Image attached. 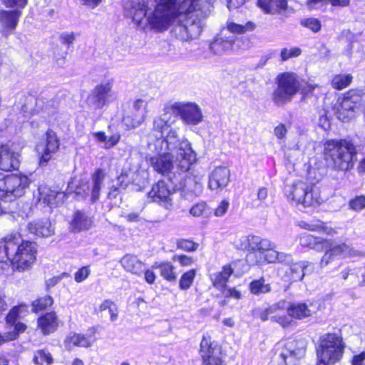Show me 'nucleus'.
<instances>
[{
    "label": "nucleus",
    "instance_id": "obj_1",
    "mask_svg": "<svg viewBox=\"0 0 365 365\" xmlns=\"http://www.w3.org/2000/svg\"><path fill=\"white\" fill-rule=\"evenodd\" d=\"M215 0H136L125 6L126 16L142 29L158 32L175 25L173 35L181 41L198 37L211 15Z\"/></svg>",
    "mask_w": 365,
    "mask_h": 365
},
{
    "label": "nucleus",
    "instance_id": "obj_2",
    "mask_svg": "<svg viewBox=\"0 0 365 365\" xmlns=\"http://www.w3.org/2000/svg\"><path fill=\"white\" fill-rule=\"evenodd\" d=\"M171 123L170 115L165 113L154 118L153 128L145 136L148 150L154 154L148 161L162 175L186 173L197 160L190 143L180 138Z\"/></svg>",
    "mask_w": 365,
    "mask_h": 365
},
{
    "label": "nucleus",
    "instance_id": "obj_3",
    "mask_svg": "<svg viewBox=\"0 0 365 365\" xmlns=\"http://www.w3.org/2000/svg\"><path fill=\"white\" fill-rule=\"evenodd\" d=\"M1 253L9 255L10 260L19 271L30 269L36 259V245L29 241H24L19 233H11L1 241Z\"/></svg>",
    "mask_w": 365,
    "mask_h": 365
},
{
    "label": "nucleus",
    "instance_id": "obj_4",
    "mask_svg": "<svg viewBox=\"0 0 365 365\" xmlns=\"http://www.w3.org/2000/svg\"><path fill=\"white\" fill-rule=\"evenodd\" d=\"M277 88L272 94V100L277 106L282 107L292 101L301 89L297 76L293 73H283L277 78Z\"/></svg>",
    "mask_w": 365,
    "mask_h": 365
},
{
    "label": "nucleus",
    "instance_id": "obj_5",
    "mask_svg": "<svg viewBox=\"0 0 365 365\" xmlns=\"http://www.w3.org/2000/svg\"><path fill=\"white\" fill-rule=\"evenodd\" d=\"M299 245L303 247L314 250L318 252L325 251L321 259L322 266L328 264L342 252L341 246L331 240L323 239L312 235L303 233L298 237Z\"/></svg>",
    "mask_w": 365,
    "mask_h": 365
},
{
    "label": "nucleus",
    "instance_id": "obj_6",
    "mask_svg": "<svg viewBox=\"0 0 365 365\" xmlns=\"http://www.w3.org/2000/svg\"><path fill=\"white\" fill-rule=\"evenodd\" d=\"M286 195L289 200L303 207L318 205L321 199L317 190L306 182L298 180L285 190Z\"/></svg>",
    "mask_w": 365,
    "mask_h": 365
},
{
    "label": "nucleus",
    "instance_id": "obj_7",
    "mask_svg": "<svg viewBox=\"0 0 365 365\" xmlns=\"http://www.w3.org/2000/svg\"><path fill=\"white\" fill-rule=\"evenodd\" d=\"M30 180L26 175H10L0 180V200L13 201L23 196Z\"/></svg>",
    "mask_w": 365,
    "mask_h": 365
},
{
    "label": "nucleus",
    "instance_id": "obj_8",
    "mask_svg": "<svg viewBox=\"0 0 365 365\" xmlns=\"http://www.w3.org/2000/svg\"><path fill=\"white\" fill-rule=\"evenodd\" d=\"M342 356V339L336 334H327L321 337L317 357L322 364H334Z\"/></svg>",
    "mask_w": 365,
    "mask_h": 365
},
{
    "label": "nucleus",
    "instance_id": "obj_9",
    "mask_svg": "<svg viewBox=\"0 0 365 365\" xmlns=\"http://www.w3.org/2000/svg\"><path fill=\"white\" fill-rule=\"evenodd\" d=\"M168 110H171L173 113L178 114L180 116L182 120L187 125H196L201 123L203 119V115L199 106L193 103H182L175 102L166 107L164 109V113H168L170 115L171 125L173 123V116Z\"/></svg>",
    "mask_w": 365,
    "mask_h": 365
},
{
    "label": "nucleus",
    "instance_id": "obj_10",
    "mask_svg": "<svg viewBox=\"0 0 365 365\" xmlns=\"http://www.w3.org/2000/svg\"><path fill=\"white\" fill-rule=\"evenodd\" d=\"M113 80L109 79L96 85L88 97V103L91 108L100 109L115 98L113 91Z\"/></svg>",
    "mask_w": 365,
    "mask_h": 365
},
{
    "label": "nucleus",
    "instance_id": "obj_11",
    "mask_svg": "<svg viewBox=\"0 0 365 365\" xmlns=\"http://www.w3.org/2000/svg\"><path fill=\"white\" fill-rule=\"evenodd\" d=\"M202 365H226L221 348L208 335H204L200 347Z\"/></svg>",
    "mask_w": 365,
    "mask_h": 365
},
{
    "label": "nucleus",
    "instance_id": "obj_12",
    "mask_svg": "<svg viewBox=\"0 0 365 365\" xmlns=\"http://www.w3.org/2000/svg\"><path fill=\"white\" fill-rule=\"evenodd\" d=\"M174 189L170 182L159 180L154 184L151 190L148 192V197L153 202L162 204L166 209L172 206V195Z\"/></svg>",
    "mask_w": 365,
    "mask_h": 365
},
{
    "label": "nucleus",
    "instance_id": "obj_13",
    "mask_svg": "<svg viewBox=\"0 0 365 365\" xmlns=\"http://www.w3.org/2000/svg\"><path fill=\"white\" fill-rule=\"evenodd\" d=\"M20 153L14 145L0 146V169L11 171L17 169L20 163Z\"/></svg>",
    "mask_w": 365,
    "mask_h": 365
},
{
    "label": "nucleus",
    "instance_id": "obj_14",
    "mask_svg": "<svg viewBox=\"0 0 365 365\" xmlns=\"http://www.w3.org/2000/svg\"><path fill=\"white\" fill-rule=\"evenodd\" d=\"M363 101L362 92L359 90H350L344 93V120L354 118Z\"/></svg>",
    "mask_w": 365,
    "mask_h": 365
},
{
    "label": "nucleus",
    "instance_id": "obj_15",
    "mask_svg": "<svg viewBox=\"0 0 365 365\" xmlns=\"http://www.w3.org/2000/svg\"><path fill=\"white\" fill-rule=\"evenodd\" d=\"M59 148V140L56 133L52 130H48L46 133L45 145H37V151L41 153L39 159L40 165L44 166L51 158V155L55 153Z\"/></svg>",
    "mask_w": 365,
    "mask_h": 365
},
{
    "label": "nucleus",
    "instance_id": "obj_16",
    "mask_svg": "<svg viewBox=\"0 0 365 365\" xmlns=\"http://www.w3.org/2000/svg\"><path fill=\"white\" fill-rule=\"evenodd\" d=\"M237 37L234 35H228L225 30H221L210 43V50L215 55H222L232 49Z\"/></svg>",
    "mask_w": 365,
    "mask_h": 365
},
{
    "label": "nucleus",
    "instance_id": "obj_17",
    "mask_svg": "<svg viewBox=\"0 0 365 365\" xmlns=\"http://www.w3.org/2000/svg\"><path fill=\"white\" fill-rule=\"evenodd\" d=\"M230 180V170L226 167H217L209 175L208 187L211 190L217 192L227 187Z\"/></svg>",
    "mask_w": 365,
    "mask_h": 365
},
{
    "label": "nucleus",
    "instance_id": "obj_18",
    "mask_svg": "<svg viewBox=\"0 0 365 365\" xmlns=\"http://www.w3.org/2000/svg\"><path fill=\"white\" fill-rule=\"evenodd\" d=\"M21 15V11L18 9L0 11L1 33L4 36H8L15 30Z\"/></svg>",
    "mask_w": 365,
    "mask_h": 365
},
{
    "label": "nucleus",
    "instance_id": "obj_19",
    "mask_svg": "<svg viewBox=\"0 0 365 365\" xmlns=\"http://www.w3.org/2000/svg\"><path fill=\"white\" fill-rule=\"evenodd\" d=\"M342 144L341 141L329 140L325 144L324 155L327 160L335 169L341 170L342 167Z\"/></svg>",
    "mask_w": 365,
    "mask_h": 365
},
{
    "label": "nucleus",
    "instance_id": "obj_20",
    "mask_svg": "<svg viewBox=\"0 0 365 365\" xmlns=\"http://www.w3.org/2000/svg\"><path fill=\"white\" fill-rule=\"evenodd\" d=\"M58 327V320L56 312H51L38 317L37 327L43 335L54 332Z\"/></svg>",
    "mask_w": 365,
    "mask_h": 365
},
{
    "label": "nucleus",
    "instance_id": "obj_21",
    "mask_svg": "<svg viewBox=\"0 0 365 365\" xmlns=\"http://www.w3.org/2000/svg\"><path fill=\"white\" fill-rule=\"evenodd\" d=\"M29 231L36 236L48 237L54 233V228L48 219L38 220L28 224Z\"/></svg>",
    "mask_w": 365,
    "mask_h": 365
},
{
    "label": "nucleus",
    "instance_id": "obj_22",
    "mask_svg": "<svg viewBox=\"0 0 365 365\" xmlns=\"http://www.w3.org/2000/svg\"><path fill=\"white\" fill-rule=\"evenodd\" d=\"M291 283L302 281L304 276L314 272V264L308 261H299L289 265Z\"/></svg>",
    "mask_w": 365,
    "mask_h": 365
},
{
    "label": "nucleus",
    "instance_id": "obj_23",
    "mask_svg": "<svg viewBox=\"0 0 365 365\" xmlns=\"http://www.w3.org/2000/svg\"><path fill=\"white\" fill-rule=\"evenodd\" d=\"M277 245L267 238H262L260 236L252 235L251 240V252L247 256V260L252 257V254L257 252L264 254L269 250L276 249Z\"/></svg>",
    "mask_w": 365,
    "mask_h": 365
},
{
    "label": "nucleus",
    "instance_id": "obj_24",
    "mask_svg": "<svg viewBox=\"0 0 365 365\" xmlns=\"http://www.w3.org/2000/svg\"><path fill=\"white\" fill-rule=\"evenodd\" d=\"M39 200H42L49 206H56L63 201L65 196L62 192L51 190L47 186H41L38 188Z\"/></svg>",
    "mask_w": 365,
    "mask_h": 365
},
{
    "label": "nucleus",
    "instance_id": "obj_25",
    "mask_svg": "<svg viewBox=\"0 0 365 365\" xmlns=\"http://www.w3.org/2000/svg\"><path fill=\"white\" fill-rule=\"evenodd\" d=\"M93 226L92 219L86 213L76 211L71 222V228L74 232L89 230Z\"/></svg>",
    "mask_w": 365,
    "mask_h": 365
},
{
    "label": "nucleus",
    "instance_id": "obj_26",
    "mask_svg": "<svg viewBox=\"0 0 365 365\" xmlns=\"http://www.w3.org/2000/svg\"><path fill=\"white\" fill-rule=\"evenodd\" d=\"M123 267L132 274L140 275L143 271V263L135 255H125L121 259Z\"/></svg>",
    "mask_w": 365,
    "mask_h": 365
},
{
    "label": "nucleus",
    "instance_id": "obj_27",
    "mask_svg": "<svg viewBox=\"0 0 365 365\" xmlns=\"http://www.w3.org/2000/svg\"><path fill=\"white\" fill-rule=\"evenodd\" d=\"M259 6L266 13L274 14L287 9V0H259Z\"/></svg>",
    "mask_w": 365,
    "mask_h": 365
},
{
    "label": "nucleus",
    "instance_id": "obj_28",
    "mask_svg": "<svg viewBox=\"0 0 365 365\" xmlns=\"http://www.w3.org/2000/svg\"><path fill=\"white\" fill-rule=\"evenodd\" d=\"M256 25L252 21H247L245 24H236L230 20L226 22L225 26L221 30H225V33L230 32L232 35L244 34L255 30Z\"/></svg>",
    "mask_w": 365,
    "mask_h": 365
},
{
    "label": "nucleus",
    "instance_id": "obj_29",
    "mask_svg": "<svg viewBox=\"0 0 365 365\" xmlns=\"http://www.w3.org/2000/svg\"><path fill=\"white\" fill-rule=\"evenodd\" d=\"M182 193L185 198L190 199L200 195L202 192V185L196 180L195 177L188 178L185 180L182 188Z\"/></svg>",
    "mask_w": 365,
    "mask_h": 365
},
{
    "label": "nucleus",
    "instance_id": "obj_30",
    "mask_svg": "<svg viewBox=\"0 0 365 365\" xmlns=\"http://www.w3.org/2000/svg\"><path fill=\"white\" fill-rule=\"evenodd\" d=\"M93 342V340L90 336L76 333L70 334L65 339V344L68 349L74 346L89 347Z\"/></svg>",
    "mask_w": 365,
    "mask_h": 365
},
{
    "label": "nucleus",
    "instance_id": "obj_31",
    "mask_svg": "<svg viewBox=\"0 0 365 365\" xmlns=\"http://www.w3.org/2000/svg\"><path fill=\"white\" fill-rule=\"evenodd\" d=\"M232 273L233 269L230 265L224 266L220 272L213 274L211 276L213 286L217 289H224Z\"/></svg>",
    "mask_w": 365,
    "mask_h": 365
},
{
    "label": "nucleus",
    "instance_id": "obj_32",
    "mask_svg": "<svg viewBox=\"0 0 365 365\" xmlns=\"http://www.w3.org/2000/svg\"><path fill=\"white\" fill-rule=\"evenodd\" d=\"M153 269H158L160 276L168 282H175L177 279V274L175 272L174 266L168 262H155Z\"/></svg>",
    "mask_w": 365,
    "mask_h": 365
},
{
    "label": "nucleus",
    "instance_id": "obj_33",
    "mask_svg": "<svg viewBox=\"0 0 365 365\" xmlns=\"http://www.w3.org/2000/svg\"><path fill=\"white\" fill-rule=\"evenodd\" d=\"M146 115L143 114L142 112H137L130 110L123 118V124L128 129H133L140 126L143 121Z\"/></svg>",
    "mask_w": 365,
    "mask_h": 365
},
{
    "label": "nucleus",
    "instance_id": "obj_34",
    "mask_svg": "<svg viewBox=\"0 0 365 365\" xmlns=\"http://www.w3.org/2000/svg\"><path fill=\"white\" fill-rule=\"evenodd\" d=\"M287 314L289 318L293 317L297 319H302L309 317L311 311L304 303H293L287 308Z\"/></svg>",
    "mask_w": 365,
    "mask_h": 365
},
{
    "label": "nucleus",
    "instance_id": "obj_35",
    "mask_svg": "<svg viewBox=\"0 0 365 365\" xmlns=\"http://www.w3.org/2000/svg\"><path fill=\"white\" fill-rule=\"evenodd\" d=\"M105 176L106 175L101 169H98L92 176L93 186L91 190V200L93 202L99 198L100 191L103 186Z\"/></svg>",
    "mask_w": 365,
    "mask_h": 365
},
{
    "label": "nucleus",
    "instance_id": "obj_36",
    "mask_svg": "<svg viewBox=\"0 0 365 365\" xmlns=\"http://www.w3.org/2000/svg\"><path fill=\"white\" fill-rule=\"evenodd\" d=\"M356 150L355 145L350 140L344 139V163L346 162V169H351L354 163L356 161Z\"/></svg>",
    "mask_w": 365,
    "mask_h": 365
},
{
    "label": "nucleus",
    "instance_id": "obj_37",
    "mask_svg": "<svg viewBox=\"0 0 365 365\" xmlns=\"http://www.w3.org/2000/svg\"><path fill=\"white\" fill-rule=\"evenodd\" d=\"M29 313L28 307L26 304H19L14 307L6 317L7 324H14L17 319L26 316Z\"/></svg>",
    "mask_w": 365,
    "mask_h": 365
},
{
    "label": "nucleus",
    "instance_id": "obj_38",
    "mask_svg": "<svg viewBox=\"0 0 365 365\" xmlns=\"http://www.w3.org/2000/svg\"><path fill=\"white\" fill-rule=\"evenodd\" d=\"M297 225L304 230H308L312 231H320L324 230L328 234H331L333 231L332 228L327 227L324 222L319 220H313L309 222L306 221H299L297 223Z\"/></svg>",
    "mask_w": 365,
    "mask_h": 365
},
{
    "label": "nucleus",
    "instance_id": "obj_39",
    "mask_svg": "<svg viewBox=\"0 0 365 365\" xmlns=\"http://www.w3.org/2000/svg\"><path fill=\"white\" fill-rule=\"evenodd\" d=\"M250 290L252 294L259 295L269 292L271 291V286L269 284L265 283V279L261 277L250 282Z\"/></svg>",
    "mask_w": 365,
    "mask_h": 365
},
{
    "label": "nucleus",
    "instance_id": "obj_40",
    "mask_svg": "<svg viewBox=\"0 0 365 365\" xmlns=\"http://www.w3.org/2000/svg\"><path fill=\"white\" fill-rule=\"evenodd\" d=\"M279 312L277 309H272V305L268 307V313L271 321L279 324L284 328L289 327L292 320L287 315H280Z\"/></svg>",
    "mask_w": 365,
    "mask_h": 365
},
{
    "label": "nucleus",
    "instance_id": "obj_41",
    "mask_svg": "<svg viewBox=\"0 0 365 365\" xmlns=\"http://www.w3.org/2000/svg\"><path fill=\"white\" fill-rule=\"evenodd\" d=\"M11 327H14V330L11 331H8L4 334L5 339H2V337H0V341H10L16 339L19 334L23 333L26 331L27 327L25 324L22 322H15L14 324H9Z\"/></svg>",
    "mask_w": 365,
    "mask_h": 365
},
{
    "label": "nucleus",
    "instance_id": "obj_42",
    "mask_svg": "<svg viewBox=\"0 0 365 365\" xmlns=\"http://www.w3.org/2000/svg\"><path fill=\"white\" fill-rule=\"evenodd\" d=\"M195 276L196 270L194 269L183 273L179 280V288L181 290H187L190 289L193 284Z\"/></svg>",
    "mask_w": 365,
    "mask_h": 365
},
{
    "label": "nucleus",
    "instance_id": "obj_43",
    "mask_svg": "<svg viewBox=\"0 0 365 365\" xmlns=\"http://www.w3.org/2000/svg\"><path fill=\"white\" fill-rule=\"evenodd\" d=\"M126 171H122L120 175L117 178V182L119 187H113L108 194L110 198H115L118 195L119 188L125 190L128 184L130 182V178Z\"/></svg>",
    "mask_w": 365,
    "mask_h": 365
},
{
    "label": "nucleus",
    "instance_id": "obj_44",
    "mask_svg": "<svg viewBox=\"0 0 365 365\" xmlns=\"http://www.w3.org/2000/svg\"><path fill=\"white\" fill-rule=\"evenodd\" d=\"M53 303V298L51 296H44L40 297L32 302V312L38 313L45 310L51 307Z\"/></svg>",
    "mask_w": 365,
    "mask_h": 365
},
{
    "label": "nucleus",
    "instance_id": "obj_45",
    "mask_svg": "<svg viewBox=\"0 0 365 365\" xmlns=\"http://www.w3.org/2000/svg\"><path fill=\"white\" fill-rule=\"evenodd\" d=\"M107 311L110 316L111 322H114L118 318V307L116 304L110 299L104 300L99 307V312H103Z\"/></svg>",
    "mask_w": 365,
    "mask_h": 365
},
{
    "label": "nucleus",
    "instance_id": "obj_46",
    "mask_svg": "<svg viewBox=\"0 0 365 365\" xmlns=\"http://www.w3.org/2000/svg\"><path fill=\"white\" fill-rule=\"evenodd\" d=\"M34 362L37 365H51L53 363V358L48 351L40 349L36 352Z\"/></svg>",
    "mask_w": 365,
    "mask_h": 365
},
{
    "label": "nucleus",
    "instance_id": "obj_47",
    "mask_svg": "<svg viewBox=\"0 0 365 365\" xmlns=\"http://www.w3.org/2000/svg\"><path fill=\"white\" fill-rule=\"evenodd\" d=\"M342 0H307V5L310 10L317 9L324 4L329 3L333 6H340Z\"/></svg>",
    "mask_w": 365,
    "mask_h": 365
},
{
    "label": "nucleus",
    "instance_id": "obj_48",
    "mask_svg": "<svg viewBox=\"0 0 365 365\" xmlns=\"http://www.w3.org/2000/svg\"><path fill=\"white\" fill-rule=\"evenodd\" d=\"M253 235H244L234 242L235 247L240 250L251 252V240Z\"/></svg>",
    "mask_w": 365,
    "mask_h": 365
},
{
    "label": "nucleus",
    "instance_id": "obj_49",
    "mask_svg": "<svg viewBox=\"0 0 365 365\" xmlns=\"http://www.w3.org/2000/svg\"><path fill=\"white\" fill-rule=\"evenodd\" d=\"M302 50L299 47L284 48L281 50L280 58L282 61H286L289 58L299 56Z\"/></svg>",
    "mask_w": 365,
    "mask_h": 365
},
{
    "label": "nucleus",
    "instance_id": "obj_50",
    "mask_svg": "<svg viewBox=\"0 0 365 365\" xmlns=\"http://www.w3.org/2000/svg\"><path fill=\"white\" fill-rule=\"evenodd\" d=\"M301 24L311 29L314 32H317L321 29V23L320 21L315 18H309L302 20Z\"/></svg>",
    "mask_w": 365,
    "mask_h": 365
},
{
    "label": "nucleus",
    "instance_id": "obj_51",
    "mask_svg": "<svg viewBox=\"0 0 365 365\" xmlns=\"http://www.w3.org/2000/svg\"><path fill=\"white\" fill-rule=\"evenodd\" d=\"M207 212V205L205 202L197 203L192 206L190 213L194 217H200L206 215Z\"/></svg>",
    "mask_w": 365,
    "mask_h": 365
},
{
    "label": "nucleus",
    "instance_id": "obj_52",
    "mask_svg": "<svg viewBox=\"0 0 365 365\" xmlns=\"http://www.w3.org/2000/svg\"><path fill=\"white\" fill-rule=\"evenodd\" d=\"M177 246L178 248L185 251H195L198 247L197 243L188 240H180L178 241Z\"/></svg>",
    "mask_w": 365,
    "mask_h": 365
},
{
    "label": "nucleus",
    "instance_id": "obj_53",
    "mask_svg": "<svg viewBox=\"0 0 365 365\" xmlns=\"http://www.w3.org/2000/svg\"><path fill=\"white\" fill-rule=\"evenodd\" d=\"M173 261H177L182 267L191 266L195 263V259L192 257L184 255H175L173 257Z\"/></svg>",
    "mask_w": 365,
    "mask_h": 365
},
{
    "label": "nucleus",
    "instance_id": "obj_54",
    "mask_svg": "<svg viewBox=\"0 0 365 365\" xmlns=\"http://www.w3.org/2000/svg\"><path fill=\"white\" fill-rule=\"evenodd\" d=\"M350 208L355 210L359 211L365 208V197L359 196L351 200L349 202Z\"/></svg>",
    "mask_w": 365,
    "mask_h": 365
},
{
    "label": "nucleus",
    "instance_id": "obj_55",
    "mask_svg": "<svg viewBox=\"0 0 365 365\" xmlns=\"http://www.w3.org/2000/svg\"><path fill=\"white\" fill-rule=\"evenodd\" d=\"M147 99H138L134 101L131 110L137 112H142L143 114L147 115Z\"/></svg>",
    "mask_w": 365,
    "mask_h": 365
},
{
    "label": "nucleus",
    "instance_id": "obj_56",
    "mask_svg": "<svg viewBox=\"0 0 365 365\" xmlns=\"http://www.w3.org/2000/svg\"><path fill=\"white\" fill-rule=\"evenodd\" d=\"M277 273L284 281L291 282L289 266L281 265L278 267Z\"/></svg>",
    "mask_w": 365,
    "mask_h": 365
},
{
    "label": "nucleus",
    "instance_id": "obj_57",
    "mask_svg": "<svg viewBox=\"0 0 365 365\" xmlns=\"http://www.w3.org/2000/svg\"><path fill=\"white\" fill-rule=\"evenodd\" d=\"M58 102L56 98L50 99L49 101H47L46 103L43 105L42 107V109L45 113H47L48 115H51L52 113H55L57 107H58Z\"/></svg>",
    "mask_w": 365,
    "mask_h": 365
},
{
    "label": "nucleus",
    "instance_id": "obj_58",
    "mask_svg": "<svg viewBox=\"0 0 365 365\" xmlns=\"http://www.w3.org/2000/svg\"><path fill=\"white\" fill-rule=\"evenodd\" d=\"M6 7L22 9L27 4L28 0H1Z\"/></svg>",
    "mask_w": 365,
    "mask_h": 365
},
{
    "label": "nucleus",
    "instance_id": "obj_59",
    "mask_svg": "<svg viewBox=\"0 0 365 365\" xmlns=\"http://www.w3.org/2000/svg\"><path fill=\"white\" fill-rule=\"evenodd\" d=\"M90 274V269L88 267H83L79 269L75 274V281L81 282L84 281Z\"/></svg>",
    "mask_w": 365,
    "mask_h": 365
},
{
    "label": "nucleus",
    "instance_id": "obj_60",
    "mask_svg": "<svg viewBox=\"0 0 365 365\" xmlns=\"http://www.w3.org/2000/svg\"><path fill=\"white\" fill-rule=\"evenodd\" d=\"M230 203L227 200H222L215 210V215L217 217L223 216L227 211Z\"/></svg>",
    "mask_w": 365,
    "mask_h": 365
},
{
    "label": "nucleus",
    "instance_id": "obj_61",
    "mask_svg": "<svg viewBox=\"0 0 365 365\" xmlns=\"http://www.w3.org/2000/svg\"><path fill=\"white\" fill-rule=\"evenodd\" d=\"M60 41L63 44L70 45L75 40V34L73 32H63L60 35Z\"/></svg>",
    "mask_w": 365,
    "mask_h": 365
},
{
    "label": "nucleus",
    "instance_id": "obj_62",
    "mask_svg": "<svg viewBox=\"0 0 365 365\" xmlns=\"http://www.w3.org/2000/svg\"><path fill=\"white\" fill-rule=\"evenodd\" d=\"M360 256L361 253L359 252L354 250L352 248H350L349 247H347L344 244V258L348 257L352 259Z\"/></svg>",
    "mask_w": 365,
    "mask_h": 365
},
{
    "label": "nucleus",
    "instance_id": "obj_63",
    "mask_svg": "<svg viewBox=\"0 0 365 365\" xmlns=\"http://www.w3.org/2000/svg\"><path fill=\"white\" fill-rule=\"evenodd\" d=\"M68 274L66 272H63V274H61V275L59 276H56V277H51L48 279L46 280V287L48 289L51 288V287H54L56 284H58L60 280H61L64 277H68Z\"/></svg>",
    "mask_w": 365,
    "mask_h": 365
},
{
    "label": "nucleus",
    "instance_id": "obj_64",
    "mask_svg": "<svg viewBox=\"0 0 365 365\" xmlns=\"http://www.w3.org/2000/svg\"><path fill=\"white\" fill-rule=\"evenodd\" d=\"M287 132V128L284 124H279L277 127H275L274 130V135L279 139H282L285 137L286 133Z\"/></svg>",
    "mask_w": 365,
    "mask_h": 365
}]
</instances>
